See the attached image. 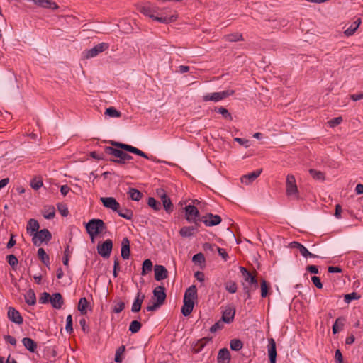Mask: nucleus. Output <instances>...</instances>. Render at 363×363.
Masks as SVG:
<instances>
[{
  "label": "nucleus",
  "instance_id": "1",
  "mask_svg": "<svg viewBox=\"0 0 363 363\" xmlns=\"http://www.w3.org/2000/svg\"><path fill=\"white\" fill-rule=\"evenodd\" d=\"M86 230L91 241L94 242L96 236L106 230V226L102 220L94 218L86 224Z\"/></svg>",
  "mask_w": 363,
  "mask_h": 363
},
{
  "label": "nucleus",
  "instance_id": "2",
  "mask_svg": "<svg viewBox=\"0 0 363 363\" xmlns=\"http://www.w3.org/2000/svg\"><path fill=\"white\" fill-rule=\"evenodd\" d=\"M286 194L288 197L293 200H298L299 191L294 175L288 174L286 180Z\"/></svg>",
  "mask_w": 363,
  "mask_h": 363
},
{
  "label": "nucleus",
  "instance_id": "3",
  "mask_svg": "<svg viewBox=\"0 0 363 363\" xmlns=\"http://www.w3.org/2000/svg\"><path fill=\"white\" fill-rule=\"evenodd\" d=\"M105 152L116 157V159H111L110 161L118 164H125L126 161L132 159V157L126 152L112 147H106Z\"/></svg>",
  "mask_w": 363,
  "mask_h": 363
},
{
  "label": "nucleus",
  "instance_id": "4",
  "mask_svg": "<svg viewBox=\"0 0 363 363\" xmlns=\"http://www.w3.org/2000/svg\"><path fill=\"white\" fill-rule=\"evenodd\" d=\"M52 238V235L48 229H43L35 232L32 238L34 245L40 246L43 242H48Z\"/></svg>",
  "mask_w": 363,
  "mask_h": 363
},
{
  "label": "nucleus",
  "instance_id": "5",
  "mask_svg": "<svg viewBox=\"0 0 363 363\" xmlns=\"http://www.w3.org/2000/svg\"><path fill=\"white\" fill-rule=\"evenodd\" d=\"M234 94L233 90H225L220 92H214L206 94L203 96V101H220Z\"/></svg>",
  "mask_w": 363,
  "mask_h": 363
},
{
  "label": "nucleus",
  "instance_id": "6",
  "mask_svg": "<svg viewBox=\"0 0 363 363\" xmlns=\"http://www.w3.org/2000/svg\"><path fill=\"white\" fill-rule=\"evenodd\" d=\"M109 45L106 43H101L97 44L96 46L92 48L91 49L86 50L83 52L84 57L85 59H89L96 57L99 53L103 52L104 51L108 50Z\"/></svg>",
  "mask_w": 363,
  "mask_h": 363
},
{
  "label": "nucleus",
  "instance_id": "7",
  "mask_svg": "<svg viewBox=\"0 0 363 363\" xmlns=\"http://www.w3.org/2000/svg\"><path fill=\"white\" fill-rule=\"evenodd\" d=\"M109 143L112 146H114V147L121 148L122 150H124L125 151L134 153V154H135L137 155H139V156H141L143 157L148 158V157L147 156V155L144 152H143L140 150H139V149H138V148H136V147H135L133 146H131L130 145L121 143L113 141V140H110Z\"/></svg>",
  "mask_w": 363,
  "mask_h": 363
},
{
  "label": "nucleus",
  "instance_id": "8",
  "mask_svg": "<svg viewBox=\"0 0 363 363\" xmlns=\"http://www.w3.org/2000/svg\"><path fill=\"white\" fill-rule=\"evenodd\" d=\"M113 248V242L111 239H107L104 242H99L97 245V252L104 258L110 257Z\"/></svg>",
  "mask_w": 363,
  "mask_h": 363
},
{
  "label": "nucleus",
  "instance_id": "9",
  "mask_svg": "<svg viewBox=\"0 0 363 363\" xmlns=\"http://www.w3.org/2000/svg\"><path fill=\"white\" fill-rule=\"evenodd\" d=\"M138 11L142 13L143 15L148 16L149 18L155 20L159 21V17L157 16V10L156 6H152L150 4H145V5L140 6L138 7Z\"/></svg>",
  "mask_w": 363,
  "mask_h": 363
},
{
  "label": "nucleus",
  "instance_id": "10",
  "mask_svg": "<svg viewBox=\"0 0 363 363\" xmlns=\"http://www.w3.org/2000/svg\"><path fill=\"white\" fill-rule=\"evenodd\" d=\"M185 218L189 223L198 224L197 221L199 220V211L193 205H188L185 207Z\"/></svg>",
  "mask_w": 363,
  "mask_h": 363
},
{
  "label": "nucleus",
  "instance_id": "11",
  "mask_svg": "<svg viewBox=\"0 0 363 363\" xmlns=\"http://www.w3.org/2000/svg\"><path fill=\"white\" fill-rule=\"evenodd\" d=\"M201 220L203 221L206 226H215L220 224L222 219L218 215L207 213L201 217Z\"/></svg>",
  "mask_w": 363,
  "mask_h": 363
},
{
  "label": "nucleus",
  "instance_id": "12",
  "mask_svg": "<svg viewBox=\"0 0 363 363\" xmlns=\"http://www.w3.org/2000/svg\"><path fill=\"white\" fill-rule=\"evenodd\" d=\"M159 307V286L153 290V296L149 301L148 306L146 307L147 311H154Z\"/></svg>",
  "mask_w": 363,
  "mask_h": 363
},
{
  "label": "nucleus",
  "instance_id": "13",
  "mask_svg": "<svg viewBox=\"0 0 363 363\" xmlns=\"http://www.w3.org/2000/svg\"><path fill=\"white\" fill-rule=\"evenodd\" d=\"M100 201L106 208L113 211H118L120 208L119 203L113 197H101Z\"/></svg>",
  "mask_w": 363,
  "mask_h": 363
},
{
  "label": "nucleus",
  "instance_id": "14",
  "mask_svg": "<svg viewBox=\"0 0 363 363\" xmlns=\"http://www.w3.org/2000/svg\"><path fill=\"white\" fill-rule=\"evenodd\" d=\"M8 318L13 323L21 325L23 319L20 313L13 307H9L8 309Z\"/></svg>",
  "mask_w": 363,
  "mask_h": 363
},
{
  "label": "nucleus",
  "instance_id": "15",
  "mask_svg": "<svg viewBox=\"0 0 363 363\" xmlns=\"http://www.w3.org/2000/svg\"><path fill=\"white\" fill-rule=\"evenodd\" d=\"M240 271L244 277L245 281L251 284L255 289L258 287V281L255 275L248 272L246 268L240 267Z\"/></svg>",
  "mask_w": 363,
  "mask_h": 363
},
{
  "label": "nucleus",
  "instance_id": "16",
  "mask_svg": "<svg viewBox=\"0 0 363 363\" xmlns=\"http://www.w3.org/2000/svg\"><path fill=\"white\" fill-rule=\"evenodd\" d=\"M289 247L291 248H296L299 250L301 255L307 258V257H317V255L310 252L301 243L294 241L289 244Z\"/></svg>",
  "mask_w": 363,
  "mask_h": 363
},
{
  "label": "nucleus",
  "instance_id": "17",
  "mask_svg": "<svg viewBox=\"0 0 363 363\" xmlns=\"http://www.w3.org/2000/svg\"><path fill=\"white\" fill-rule=\"evenodd\" d=\"M33 2L36 6L44 9H52L53 10L59 8L58 5L52 0H27Z\"/></svg>",
  "mask_w": 363,
  "mask_h": 363
},
{
  "label": "nucleus",
  "instance_id": "18",
  "mask_svg": "<svg viewBox=\"0 0 363 363\" xmlns=\"http://www.w3.org/2000/svg\"><path fill=\"white\" fill-rule=\"evenodd\" d=\"M160 201L162 203L163 208L168 214L173 212L174 205L165 192L162 194H160Z\"/></svg>",
  "mask_w": 363,
  "mask_h": 363
},
{
  "label": "nucleus",
  "instance_id": "19",
  "mask_svg": "<svg viewBox=\"0 0 363 363\" xmlns=\"http://www.w3.org/2000/svg\"><path fill=\"white\" fill-rule=\"evenodd\" d=\"M50 303L55 309H60L64 304L62 296L60 293H55L50 296Z\"/></svg>",
  "mask_w": 363,
  "mask_h": 363
},
{
  "label": "nucleus",
  "instance_id": "20",
  "mask_svg": "<svg viewBox=\"0 0 363 363\" xmlns=\"http://www.w3.org/2000/svg\"><path fill=\"white\" fill-rule=\"evenodd\" d=\"M262 172V169H259L248 174L243 175L241 177V182L246 185L250 184L261 174Z\"/></svg>",
  "mask_w": 363,
  "mask_h": 363
},
{
  "label": "nucleus",
  "instance_id": "21",
  "mask_svg": "<svg viewBox=\"0 0 363 363\" xmlns=\"http://www.w3.org/2000/svg\"><path fill=\"white\" fill-rule=\"evenodd\" d=\"M130 241L128 238H124L121 242V255L123 259H128L130 257Z\"/></svg>",
  "mask_w": 363,
  "mask_h": 363
},
{
  "label": "nucleus",
  "instance_id": "22",
  "mask_svg": "<svg viewBox=\"0 0 363 363\" xmlns=\"http://www.w3.org/2000/svg\"><path fill=\"white\" fill-rule=\"evenodd\" d=\"M196 298L197 289L196 286L192 285L186 290L184 296V301H189L190 302H194V300Z\"/></svg>",
  "mask_w": 363,
  "mask_h": 363
},
{
  "label": "nucleus",
  "instance_id": "23",
  "mask_svg": "<svg viewBox=\"0 0 363 363\" xmlns=\"http://www.w3.org/2000/svg\"><path fill=\"white\" fill-rule=\"evenodd\" d=\"M268 353L270 363H276L277 350L276 342L273 338L269 340Z\"/></svg>",
  "mask_w": 363,
  "mask_h": 363
},
{
  "label": "nucleus",
  "instance_id": "24",
  "mask_svg": "<svg viewBox=\"0 0 363 363\" xmlns=\"http://www.w3.org/2000/svg\"><path fill=\"white\" fill-rule=\"evenodd\" d=\"M217 360L218 363H227L230 360V354L227 348L220 349L218 352Z\"/></svg>",
  "mask_w": 363,
  "mask_h": 363
},
{
  "label": "nucleus",
  "instance_id": "25",
  "mask_svg": "<svg viewBox=\"0 0 363 363\" xmlns=\"http://www.w3.org/2000/svg\"><path fill=\"white\" fill-rule=\"evenodd\" d=\"M235 311L230 308L225 309L222 315L221 320L226 323H230L233 320Z\"/></svg>",
  "mask_w": 363,
  "mask_h": 363
},
{
  "label": "nucleus",
  "instance_id": "26",
  "mask_svg": "<svg viewBox=\"0 0 363 363\" xmlns=\"http://www.w3.org/2000/svg\"><path fill=\"white\" fill-rule=\"evenodd\" d=\"M40 228L39 223L38 220L34 218H31L28 220V225L26 227V230L28 233L33 235L35 232L39 231L38 229Z\"/></svg>",
  "mask_w": 363,
  "mask_h": 363
},
{
  "label": "nucleus",
  "instance_id": "27",
  "mask_svg": "<svg viewBox=\"0 0 363 363\" xmlns=\"http://www.w3.org/2000/svg\"><path fill=\"white\" fill-rule=\"evenodd\" d=\"M211 340V338H208V337H204L201 340H199L195 344H194V345L192 347V350L195 353H198V352H201L203 350V348L205 347L206 343Z\"/></svg>",
  "mask_w": 363,
  "mask_h": 363
},
{
  "label": "nucleus",
  "instance_id": "28",
  "mask_svg": "<svg viewBox=\"0 0 363 363\" xmlns=\"http://www.w3.org/2000/svg\"><path fill=\"white\" fill-rule=\"evenodd\" d=\"M198 224L196 226H185L180 229L179 234L182 237H190L194 235V232L197 230Z\"/></svg>",
  "mask_w": 363,
  "mask_h": 363
},
{
  "label": "nucleus",
  "instance_id": "29",
  "mask_svg": "<svg viewBox=\"0 0 363 363\" xmlns=\"http://www.w3.org/2000/svg\"><path fill=\"white\" fill-rule=\"evenodd\" d=\"M26 303L29 306H33L36 303V296L34 291L30 289L24 296Z\"/></svg>",
  "mask_w": 363,
  "mask_h": 363
},
{
  "label": "nucleus",
  "instance_id": "30",
  "mask_svg": "<svg viewBox=\"0 0 363 363\" xmlns=\"http://www.w3.org/2000/svg\"><path fill=\"white\" fill-rule=\"evenodd\" d=\"M362 23L361 18L356 20L347 29L344 31L346 36H351L354 35L355 31L358 29Z\"/></svg>",
  "mask_w": 363,
  "mask_h": 363
},
{
  "label": "nucleus",
  "instance_id": "31",
  "mask_svg": "<svg viewBox=\"0 0 363 363\" xmlns=\"http://www.w3.org/2000/svg\"><path fill=\"white\" fill-rule=\"evenodd\" d=\"M194 302L184 301V305L182 308V313L184 316H188L193 311Z\"/></svg>",
  "mask_w": 363,
  "mask_h": 363
},
{
  "label": "nucleus",
  "instance_id": "32",
  "mask_svg": "<svg viewBox=\"0 0 363 363\" xmlns=\"http://www.w3.org/2000/svg\"><path fill=\"white\" fill-rule=\"evenodd\" d=\"M22 342L24 345V347L29 350L30 352H35L37 344L30 337H24L22 340Z\"/></svg>",
  "mask_w": 363,
  "mask_h": 363
},
{
  "label": "nucleus",
  "instance_id": "33",
  "mask_svg": "<svg viewBox=\"0 0 363 363\" xmlns=\"http://www.w3.org/2000/svg\"><path fill=\"white\" fill-rule=\"evenodd\" d=\"M144 298H145L144 295L140 296V293L138 294V296H137L136 298L135 299V301L133 303V306H132V308H131L132 312L136 313L140 310Z\"/></svg>",
  "mask_w": 363,
  "mask_h": 363
},
{
  "label": "nucleus",
  "instance_id": "34",
  "mask_svg": "<svg viewBox=\"0 0 363 363\" xmlns=\"http://www.w3.org/2000/svg\"><path fill=\"white\" fill-rule=\"evenodd\" d=\"M309 174L313 179L324 182L325 180V173L314 169H309Z\"/></svg>",
  "mask_w": 363,
  "mask_h": 363
},
{
  "label": "nucleus",
  "instance_id": "35",
  "mask_svg": "<svg viewBox=\"0 0 363 363\" xmlns=\"http://www.w3.org/2000/svg\"><path fill=\"white\" fill-rule=\"evenodd\" d=\"M43 215L45 219H52L55 217V209L52 206H45L43 211Z\"/></svg>",
  "mask_w": 363,
  "mask_h": 363
},
{
  "label": "nucleus",
  "instance_id": "36",
  "mask_svg": "<svg viewBox=\"0 0 363 363\" xmlns=\"http://www.w3.org/2000/svg\"><path fill=\"white\" fill-rule=\"evenodd\" d=\"M128 196L133 201H138L142 198V193L136 189L130 188L128 192Z\"/></svg>",
  "mask_w": 363,
  "mask_h": 363
},
{
  "label": "nucleus",
  "instance_id": "37",
  "mask_svg": "<svg viewBox=\"0 0 363 363\" xmlns=\"http://www.w3.org/2000/svg\"><path fill=\"white\" fill-rule=\"evenodd\" d=\"M89 306V302L86 298H81L78 303V310L82 315H86L87 313L86 308Z\"/></svg>",
  "mask_w": 363,
  "mask_h": 363
},
{
  "label": "nucleus",
  "instance_id": "38",
  "mask_svg": "<svg viewBox=\"0 0 363 363\" xmlns=\"http://www.w3.org/2000/svg\"><path fill=\"white\" fill-rule=\"evenodd\" d=\"M116 212L118 213L119 216L127 220H131L133 216V211L128 208L118 209V211Z\"/></svg>",
  "mask_w": 363,
  "mask_h": 363
},
{
  "label": "nucleus",
  "instance_id": "39",
  "mask_svg": "<svg viewBox=\"0 0 363 363\" xmlns=\"http://www.w3.org/2000/svg\"><path fill=\"white\" fill-rule=\"evenodd\" d=\"M38 256L40 259V260L47 266L50 264V258L49 256L47 255L45 250L43 248H39L38 250Z\"/></svg>",
  "mask_w": 363,
  "mask_h": 363
},
{
  "label": "nucleus",
  "instance_id": "40",
  "mask_svg": "<svg viewBox=\"0 0 363 363\" xmlns=\"http://www.w3.org/2000/svg\"><path fill=\"white\" fill-rule=\"evenodd\" d=\"M152 269V263L150 259H145L143 263L142 275H145Z\"/></svg>",
  "mask_w": 363,
  "mask_h": 363
},
{
  "label": "nucleus",
  "instance_id": "41",
  "mask_svg": "<svg viewBox=\"0 0 363 363\" xmlns=\"http://www.w3.org/2000/svg\"><path fill=\"white\" fill-rule=\"evenodd\" d=\"M243 344L238 339H233L230 342V347L232 350L239 351L242 348Z\"/></svg>",
  "mask_w": 363,
  "mask_h": 363
},
{
  "label": "nucleus",
  "instance_id": "42",
  "mask_svg": "<svg viewBox=\"0 0 363 363\" xmlns=\"http://www.w3.org/2000/svg\"><path fill=\"white\" fill-rule=\"evenodd\" d=\"M105 114L112 118H119L121 116V113L113 106L106 108Z\"/></svg>",
  "mask_w": 363,
  "mask_h": 363
},
{
  "label": "nucleus",
  "instance_id": "43",
  "mask_svg": "<svg viewBox=\"0 0 363 363\" xmlns=\"http://www.w3.org/2000/svg\"><path fill=\"white\" fill-rule=\"evenodd\" d=\"M177 18V15L175 11H173V13L171 14V16L169 17L163 16V15L160 13V23H169L170 22H173V21H176Z\"/></svg>",
  "mask_w": 363,
  "mask_h": 363
},
{
  "label": "nucleus",
  "instance_id": "44",
  "mask_svg": "<svg viewBox=\"0 0 363 363\" xmlns=\"http://www.w3.org/2000/svg\"><path fill=\"white\" fill-rule=\"evenodd\" d=\"M225 289L231 294H234L237 291V284L235 281H228L225 283Z\"/></svg>",
  "mask_w": 363,
  "mask_h": 363
},
{
  "label": "nucleus",
  "instance_id": "45",
  "mask_svg": "<svg viewBox=\"0 0 363 363\" xmlns=\"http://www.w3.org/2000/svg\"><path fill=\"white\" fill-rule=\"evenodd\" d=\"M142 327L141 323L138 320H133L129 326V330L133 333H138Z\"/></svg>",
  "mask_w": 363,
  "mask_h": 363
},
{
  "label": "nucleus",
  "instance_id": "46",
  "mask_svg": "<svg viewBox=\"0 0 363 363\" xmlns=\"http://www.w3.org/2000/svg\"><path fill=\"white\" fill-rule=\"evenodd\" d=\"M342 320H344V319L340 318V317L336 319L334 325H333V334L337 333L340 330L342 329L343 323H340V321H342Z\"/></svg>",
  "mask_w": 363,
  "mask_h": 363
},
{
  "label": "nucleus",
  "instance_id": "47",
  "mask_svg": "<svg viewBox=\"0 0 363 363\" xmlns=\"http://www.w3.org/2000/svg\"><path fill=\"white\" fill-rule=\"evenodd\" d=\"M215 111L221 114L225 118H228L230 121L233 119L231 114L229 113V111L225 108H223V107L216 108H215Z\"/></svg>",
  "mask_w": 363,
  "mask_h": 363
},
{
  "label": "nucleus",
  "instance_id": "48",
  "mask_svg": "<svg viewBox=\"0 0 363 363\" xmlns=\"http://www.w3.org/2000/svg\"><path fill=\"white\" fill-rule=\"evenodd\" d=\"M225 39L228 42H237L242 40V35L238 33L230 34L225 35Z\"/></svg>",
  "mask_w": 363,
  "mask_h": 363
},
{
  "label": "nucleus",
  "instance_id": "49",
  "mask_svg": "<svg viewBox=\"0 0 363 363\" xmlns=\"http://www.w3.org/2000/svg\"><path fill=\"white\" fill-rule=\"evenodd\" d=\"M360 298V295L356 292H352L345 295V301L349 303L352 300H358Z\"/></svg>",
  "mask_w": 363,
  "mask_h": 363
},
{
  "label": "nucleus",
  "instance_id": "50",
  "mask_svg": "<svg viewBox=\"0 0 363 363\" xmlns=\"http://www.w3.org/2000/svg\"><path fill=\"white\" fill-rule=\"evenodd\" d=\"M125 347L124 345H121L118 348V350L116 352L115 355V362H121L122 359L121 357V355L125 352Z\"/></svg>",
  "mask_w": 363,
  "mask_h": 363
},
{
  "label": "nucleus",
  "instance_id": "51",
  "mask_svg": "<svg viewBox=\"0 0 363 363\" xmlns=\"http://www.w3.org/2000/svg\"><path fill=\"white\" fill-rule=\"evenodd\" d=\"M57 209H58L59 212L60 213V214L64 217L67 216L69 213L68 208H67V205L65 203H58Z\"/></svg>",
  "mask_w": 363,
  "mask_h": 363
},
{
  "label": "nucleus",
  "instance_id": "52",
  "mask_svg": "<svg viewBox=\"0 0 363 363\" xmlns=\"http://www.w3.org/2000/svg\"><path fill=\"white\" fill-rule=\"evenodd\" d=\"M261 296L264 298L267 296L268 293V284L266 280L262 279L261 281Z\"/></svg>",
  "mask_w": 363,
  "mask_h": 363
},
{
  "label": "nucleus",
  "instance_id": "53",
  "mask_svg": "<svg viewBox=\"0 0 363 363\" xmlns=\"http://www.w3.org/2000/svg\"><path fill=\"white\" fill-rule=\"evenodd\" d=\"M192 261L194 263L203 264L205 262V257L202 253H197L193 256Z\"/></svg>",
  "mask_w": 363,
  "mask_h": 363
},
{
  "label": "nucleus",
  "instance_id": "54",
  "mask_svg": "<svg viewBox=\"0 0 363 363\" xmlns=\"http://www.w3.org/2000/svg\"><path fill=\"white\" fill-rule=\"evenodd\" d=\"M65 330L69 333H71L73 331L72 317L71 315H68L67 317Z\"/></svg>",
  "mask_w": 363,
  "mask_h": 363
},
{
  "label": "nucleus",
  "instance_id": "55",
  "mask_svg": "<svg viewBox=\"0 0 363 363\" xmlns=\"http://www.w3.org/2000/svg\"><path fill=\"white\" fill-rule=\"evenodd\" d=\"M50 295L47 292H43L41 294L39 298V302L42 304L50 303Z\"/></svg>",
  "mask_w": 363,
  "mask_h": 363
},
{
  "label": "nucleus",
  "instance_id": "56",
  "mask_svg": "<svg viewBox=\"0 0 363 363\" xmlns=\"http://www.w3.org/2000/svg\"><path fill=\"white\" fill-rule=\"evenodd\" d=\"M223 323L224 322L220 320L213 324L210 328L211 333H216L217 330L222 329L224 325Z\"/></svg>",
  "mask_w": 363,
  "mask_h": 363
},
{
  "label": "nucleus",
  "instance_id": "57",
  "mask_svg": "<svg viewBox=\"0 0 363 363\" xmlns=\"http://www.w3.org/2000/svg\"><path fill=\"white\" fill-rule=\"evenodd\" d=\"M30 186L33 189L38 190L43 186V182L40 179H33L30 182Z\"/></svg>",
  "mask_w": 363,
  "mask_h": 363
},
{
  "label": "nucleus",
  "instance_id": "58",
  "mask_svg": "<svg viewBox=\"0 0 363 363\" xmlns=\"http://www.w3.org/2000/svg\"><path fill=\"white\" fill-rule=\"evenodd\" d=\"M6 259H7V261H8L9 264L13 268H14V267L17 265L18 259H17V258H16V257L15 255H9L7 256Z\"/></svg>",
  "mask_w": 363,
  "mask_h": 363
},
{
  "label": "nucleus",
  "instance_id": "59",
  "mask_svg": "<svg viewBox=\"0 0 363 363\" xmlns=\"http://www.w3.org/2000/svg\"><path fill=\"white\" fill-rule=\"evenodd\" d=\"M147 204L155 211L159 209L157 201L153 197H150L148 199Z\"/></svg>",
  "mask_w": 363,
  "mask_h": 363
},
{
  "label": "nucleus",
  "instance_id": "60",
  "mask_svg": "<svg viewBox=\"0 0 363 363\" xmlns=\"http://www.w3.org/2000/svg\"><path fill=\"white\" fill-rule=\"evenodd\" d=\"M342 121V117H336L335 118H333L332 120L328 121V123L330 127L333 128L339 124H340Z\"/></svg>",
  "mask_w": 363,
  "mask_h": 363
},
{
  "label": "nucleus",
  "instance_id": "61",
  "mask_svg": "<svg viewBox=\"0 0 363 363\" xmlns=\"http://www.w3.org/2000/svg\"><path fill=\"white\" fill-rule=\"evenodd\" d=\"M124 307H125V303L123 301H120V302L117 303V304L114 306V308L113 311L116 313H119L124 309Z\"/></svg>",
  "mask_w": 363,
  "mask_h": 363
},
{
  "label": "nucleus",
  "instance_id": "62",
  "mask_svg": "<svg viewBox=\"0 0 363 363\" xmlns=\"http://www.w3.org/2000/svg\"><path fill=\"white\" fill-rule=\"evenodd\" d=\"M70 253L69 247V246H67L65 250V256L63 258V264L64 265L68 267L69 266V255Z\"/></svg>",
  "mask_w": 363,
  "mask_h": 363
},
{
  "label": "nucleus",
  "instance_id": "63",
  "mask_svg": "<svg viewBox=\"0 0 363 363\" xmlns=\"http://www.w3.org/2000/svg\"><path fill=\"white\" fill-rule=\"evenodd\" d=\"M216 250L218 251L219 255L223 258V259L226 261L228 257V255L225 250L218 247H216Z\"/></svg>",
  "mask_w": 363,
  "mask_h": 363
},
{
  "label": "nucleus",
  "instance_id": "64",
  "mask_svg": "<svg viewBox=\"0 0 363 363\" xmlns=\"http://www.w3.org/2000/svg\"><path fill=\"white\" fill-rule=\"evenodd\" d=\"M311 280H312L313 283L314 284V285L318 289H322L323 288V284H322V283L320 281V278L318 277L313 276V277H312Z\"/></svg>",
  "mask_w": 363,
  "mask_h": 363
}]
</instances>
